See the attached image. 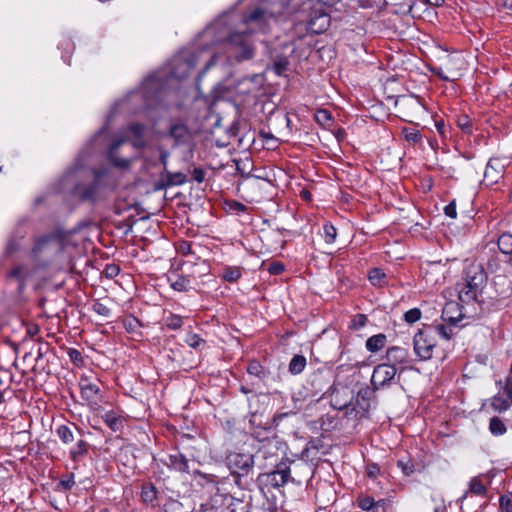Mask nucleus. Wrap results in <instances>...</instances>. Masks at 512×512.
I'll return each instance as SVG.
<instances>
[{
	"instance_id": "obj_32",
	"label": "nucleus",
	"mask_w": 512,
	"mask_h": 512,
	"mask_svg": "<svg viewBox=\"0 0 512 512\" xmlns=\"http://www.w3.org/2000/svg\"><path fill=\"white\" fill-rule=\"evenodd\" d=\"M126 130L132 134L133 138H140L144 137L146 125L138 122H132L127 126Z\"/></svg>"
},
{
	"instance_id": "obj_53",
	"label": "nucleus",
	"mask_w": 512,
	"mask_h": 512,
	"mask_svg": "<svg viewBox=\"0 0 512 512\" xmlns=\"http://www.w3.org/2000/svg\"><path fill=\"white\" fill-rule=\"evenodd\" d=\"M192 178L197 183H202L205 179V172L202 168L196 167L192 171Z\"/></svg>"
},
{
	"instance_id": "obj_17",
	"label": "nucleus",
	"mask_w": 512,
	"mask_h": 512,
	"mask_svg": "<svg viewBox=\"0 0 512 512\" xmlns=\"http://www.w3.org/2000/svg\"><path fill=\"white\" fill-rule=\"evenodd\" d=\"M262 75L255 73L239 79L236 83V89L241 94H249L262 86Z\"/></svg>"
},
{
	"instance_id": "obj_49",
	"label": "nucleus",
	"mask_w": 512,
	"mask_h": 512,
	"mask_svg": "<svg viewBox=\"0 0 512 512\" xmlns=\"http://www.w3.org/2000/svg\"><path fill=\"white\" fill-rule=\"evenodd\" d=\"M433 330L435 331V336L438 334L446 340H449L452 336V330L444 325H439L433 328Z\"/></svg>"
},
{
	"instance_id": "obj_62",
	"label": "nucleus",
	"mask_w": 512,
	"mask_h": 512,
	"mask_svg": "<svg viewBox=\"0 0 512 512\" xmlns=\"http://www.w3.org/2000/svg\"><path fill=\"white\" fill-rule=\"evenodd\" d=\"M69 356H70L71 360L74 362L82 360L81 353L76 349H71L69 351Z\"/></svg>"
},
{
	"instance_id": "obj_44",
	"label": "nucleus",
	"mask_w": 512,
	"mask_h": 512,
	"mask_svg": "<svg viewBox=\"0 0 512 512\" xmlns=\"http://www.w3.org/2000/svg\"><path fill=\"white\" fill-rule=\"evenodd\" d=\"M420 317L421 311L418 308L410 309L404 314V319L407 323H414L418 321Z\"/></svg>"
},
{
	"instance_id": "obj_51",
	"label": "nucleus",
	"mask_w": 512,
	"mask_h": 512,
	"mask_svg": "<svg viewBox=\"0 0 512 512\" xmlns=\"http://www.w3.org/2000/svg\"><path fill=\"white\" fill-rule=\"evenodd\" d=\"M18 249H19V242H18V240L14 239V238H11L8 241L7 245H6L5 254L6 255H11L14 252H16Z\"/></svg>"
},
{
	"instance_id": "obj_61",
	"label": "nucleus",
	"mask_w": 512,
	"mask_h": 512,
	"mask_svg": "<svg viewBox=\"0 0 512 512\" xmlns=\"http://www.w3.org/2000/svg\"><path fill=\"white\" fill-rule=\"evenodd\" d=\"M131 143L135 149H142L146 146V141L144 140V137L133 138Z\"/></svg>"
},
{
	"instance_id": "obj_13",
	"label": "nucleus",
	"mask_w": 512,
	"mask_h": 512,
	"mask_svg": "<svg viewBox=\"0 0 512 512\" xmlns=\"http://www.w3.org/2000/svg\"><path fill=\"white\" fill-rule=\"evenodd\" d=\"M126 142H127V137H120L118 139H115L111 143V145L108 149V153H107L108 161L114 167H116L118 169H122V170L128 169L133 161V158L120 157V155H119L120 147Z\"/></svg>"
},
{
	"instance_id": "obj_6",
	"label": "nucleus",
	"mask_w": 512,
	"mask_h": 512,
	"mask_svg": "<svg viewBox=\"0 0 512 512\" xmlns=\"http://www.w3.org/2000/svg\"><path fill=\"white\" fill-rule=\"evenodd\" d=\"M64 249V238L59 234L53 233L45 235L36 240L32 249L34 258L45 257L47 260L61 253Z\"/></svg>"
},
{
	"instance_id": "obj_54",
	"label": "nucleus",
	"mask_w": 512,
	"mask_h": 512,
	"mask_svg": "<svg viewBox=\"0 0 512 512\" xmlns=\"http://www.w3.org/2000/svg\"><path fill=\"white\" fill-rule=\"evenodd\" d=\"M444 213L446 216H448L450 218H453V219L456 218L457 212H456V204H455L454 200L445 206Z\"/></svg>"
},
{
	"instance_id": "obj_24",
	"label": "nucleus",
	"mask_w": 512,
	"mask_h": 512,
	"mask_svg": "<svg viewBox=\"0 0 512 512\" xmlns=\"http://www.w3.org/2000/svg\"><path fill=\"white\" fill-rule=\"evenodd\" d=\"M88 451V443L84 440H79L76 446L71 449L70 457L74 462H78Z\"/></svg>"
},
{
	"instance_id": "obj_16",
	"label": "nucleus",
	"mask_w": 512,
	"mask_h": 512,
	"mask_svg": "<svg viewBox=\"0 0 512 512\" xmlns=\"http://www.w3.org/2000/svg\"><path fill=\"white\" fill-rule=\"evenodd\" d=\"M199 61V55L191 53L189 56L181 57L175 68L172 69L171 74L176 78H184L188 75L189 70L194 68Z\"/></svg>"
},
{
	"instance_id": "obj_8",
	"label": "nucleus",
	"mask_w": 512,
	"mask_h": 512,
	"mask_svg": "<svg viewBox=\"0 0 512 512\" xmlns=\"http://www.w3.org/2000/svg\"><path fill=\"white\" fill-rule=\"evenodd\" d=\"M414 352L419 360L432 358L433 348L436 345L435 331L431 327L419 330L413 338Z\"/></svg>"
},
{
	"instance_id": "obj_64",
	"label": "nucleus",
	"mask_w": 512,
	"mask_h": 512,
	"mask_svg": "<svg viewBox=\"0 0 512 512\" xmlns=\"http://www.w3.org/2000/svg\"><path fill=\"white\" fill-rule=\"evenodd\" d=\"M503 6L509 11V13L512 15V0H504Z\"/></svg>"
},
{
	"instance_id": "obj_26",
	"label": "nucleus",
	"mask_w": 512,
	"mask_h": 512,
	"mask_svg": "<svg viewBox=\"0 0 512 512\" xmlns=\"http://www.w3.org/2000/svg\"><path fill=\"white\" fill-rule=\"evenodd\" d=\"M457 309V305L454 303L447 304L442 311V318L444 321L449 322L450 324L456 325L462 318V315L459 314L457 317L452 315V311Z\"/></svg>"
},
{
	"instance_id": "obj_22",
	"label": "nucleus",
	"mask_w": 512,
	"mask_h": 512,
	"mask_svg": "<svg viewBox=\"0 0 512 512\" xmlns=\"http://www.w3.org/2000/svg\"><path fill=\"white\" fill-rule=\"evenodd\" d=\"M386 343V335L385 334H377L369 337L366 341V348L370 352H377L384 347Z\"/></svg>"
},
{
	"instance_id": "obj_3",
	"label": "nucleus",
	"mask_w": 512,
	"mask_h": 512,
	"mask_svg": "<svg viewBox=\"0 0 512 512\" xmlns=\"http://www.w3.org/2000/svg\"><path fill=\"white\" fill-rule=\"evenodd\" d=\"M117 186V178L109 167L92 169L89 179L77 182L71 190L73 196L84 202L95 203L105 199Z\"/></svg>"
},
{
	"instance_id": "obj_40",
	"label": "nucleus",
	"mask_w": 512,
	"mask_h": 512,
	"mask_svg": "<svg viewBox=\"0 0 512 512\" xmlns=\"http://www.w3.org/2000/svg\"><path fill=\"white\" fill-rule=\"evenodd\" d=\"M8 277L17 280L20 284V287H22L24 283V267H15L8 273Z\"/></svg>"
},
{
	"instance_id": "obj_63",
	"label": "nucleus",
	"mask_w": 512,
	"mask_h": 512,
	"mask_svg": "<svg viewBox=\"0 0 512 512\" xmlns=\"http://www.w3.org/2000/svg\"><path fill=\"white\" fill-rule=\"evenodd\" d=\"M225 23V20L224 18L223 19H219L217 20L214 24H212V26L208 27L207 30L205 31L206 34H209L211 33L212 30L216 29L218 26L222 25Z\"/></svg>"
},
{
	"instance_id": "obj_4",
	"label": "nucleus",
	"mask_w": 512,
	"mask_h": 512,
	"mask_svg": "<svg viewBox=\"0 0 512 512\" xmlns=\"http://www.w3.org/2000/svg\"><path fill=\"white\" fill-rule=\"evenodd\" d=\"M487 273L482 265L471 263L464 273L463 282L458 284L459 299L463 303L477 300L487 283Z\"/></svg>"
},
{
	"instance_id": "obj_42",
	"label": "nucleus",
	"mask_w": 512,
	"mask_h": 512,
	"mask_svg": "<svg viewBox=\"0 0 512 512\" xmlns=\"http://www.w3.org/2000/svg\"><path fill=\"white\" fill-rule=\"evenodd\" d=\"M186 343L194 349H199L205 341L197 334H190L186 338Z\"/></svg>"
},
{
	"instance_id": "obj_37",
	"label": "nucleus",
	"mask_w": 512,
	"mask_h": 512,
	"mask_svg": "<svg viewBox=\"0 0 512 512\" xmlns=\"http://www.w3.org/2000/svg\"><path fill=\"white\" fill-rule=\"evenodd\" d=\"M469 488L470 491L476 495H483L486 493V487L477 477L470 480Z\"/></svg>"
},
{
	"instance_id": "obj_48",
	"label": "nucleus",
	"mask_w": 512,
	"mask_h": 512,
	"mask_svg": "<svg viewBox=\"0 0 512 512\" xmlns=\"http://www.w3.org/2000/svg\"><path fill=\"white\" fill-rule=\"evenodd\" d=\"M367 320L368 319L365 314H357L352 320L351 327L354 329H360L366 325Z\"/></svg>"
},
{
	"instance_id": "obj_57",
	"label": "nucleus",
	"mask_w": 512,
	"mask_h": 512,
	"mask_svg": "<svg viewBox=\"0 0 512 512\" xmlns=\"http://www.w3.org/2000/svg\"><path fill=\"white\" fill-rule=\"evenodd\" d=\"M160 155H159V161L163 165V170L167 169V163L170 156L169 151L164 150L162 148H159Z\"/></svg>"
},
{
	"instance_id": "obj_28",
	"label": "nucleus",
	"mask_w": 512,
	"mask_h": 512,
	"mask_svg": "<svg viewBox=\"0 0 512 512\" xmlns=\"http://www.w3.org/2000/svg\"><path fill=\"white\" fill-rule=\"evenodd\" d=\"M272 62L273 70L278 76L282 75L287 70L289 65V61L285 56L272 57Z\"/></svg>"
},
{
	"instance_id": "obj_14",
	"label": "nucleus",
	"mask_w": 512,
	"mask_h": 512,
	"mask_svg": "<svg viewBox=\"0 0 512 512\" xmlns=\"http://www.w3.org/2000/svg\"><path fill=\"white\" fill-rule=\"evenodd\" d=\"M187 182L186 174L182 172H171L168 169L163 170L159 180L155 184V190H166L173 186H181Z\"/></svg>"
},
{
	"instance_id": "obj_25",
	"label": "nucleus",
	"mask_w": 512,
	"mask_h": 512,
	"mask_svg": "<svg viewBox=\"0 0 512 512\" xmlns=\"http://www.w3.org/2000/svg\"><path fill=\"white\" fill-rule=\"evenodd\" d=\"M247 372L250 375L256 376L260 380L265 379L267 376V371L257 360H252L249 362Z\"/></svg>"
},
{
	"instance_id": "obj_11",
	"label": "nucleus",
	"mask_w": 512,
	"mask_h": 512,
	"mask_svg": "<svg viewBox=\"0 0 512 512\" xmlns=\"http://www.w3.org/2000/svg\"><path fill=\"white\" fill-rule=\"evenodd\" d=\"M396 366L388 363L379 364L374 368L371 384L373 389L378 390L388 385L396 375Z\"/></svg>"
},
{
	"instance_id": "obj_9",
	"label": "nucleus",
	"mask_w": 512,
	"mask_h": 512,
	"mask_svg": "<svg viewBox=\"0 0 512 512\" xmlns=\"http://www.w3.org/2000/svg\"><path fill=\"white\" fill-rule=\"evenodd\" d=\"M374 392L375 389L370 388L369 386L361 387L357 392L354 402L351 401L350 403H345L339 409H347L346 413L348 415L355 412L356 417H365L371 408V399Z\"/></svg>"
},
{
	"instance_id": "obj_46",
	"label": "nucleus",
	"mask_w": 512,
	"mask_h": 512,
	"mask_svg": "<svg viewBox=\"0 0 512 512\" xmlns=\"http://www.w3.org/2000/svg\"><path fill=\"white\" fill-rule=\"evenodd\" d=\"M397 465H398V467L401 468L402 472L406 476H410L414 472V464L409 460L408 461L399 460L397 462Z\"/></svg>"
},
{
	"instance_id": "obj_39",
	"label": "nucleus",
	"mask_w": 512,
	"mask_h": 512,
	"mask_svg": "<svg viewBox=\"0 0 512 512\" xmlns=\"http://www.w3.org/2000/svg\"><path fill=\"white\" fill-rule=\"evenodd\" d=\"M166 326L172 330H177L181 328L183 324V320L178 315H170L165 319Z\"/></svg>"
},
{
	"instance_id": "obj_38",
	"label": "nucleus",
	"mask_w": 512,
	"mask_h": 512,
	"mask_svg": "<svg viewBox=\"0 0 512 512\" xmlns=\"http://www.w3.org/2000/svg\"><path fill=\"white\" fill-rule=\"evenodd\" d=\"M92 310L104 318H108L111 315L110 308L100 301H95L93 303Z\"/></svg>"
},
{
	"instance_id": "obj_60",
	"label": "nucleus",
	"mask_w": 512,
	"mask_h": 512,
	"mask_svg": "<svg viewBox=\"0 0 512 512\" xmlns=\"http://www.w3.org/2000/svg\"><path fill=\"white\" fill-rule=\"evenodd\" d=\"M379 473V467L376 464H370L367 467V475L370 478H375Z\"/></svg>"
},
{
	"instance_id": "obj_18",
	"label": "nucleus",
	"mask_w": 512,
	"mask_h": 512,
	"mask_svg": "<svg viewBox=\"0 0 512 512\" xmlns=\"http://www.w3.org/2000/svg\"><path fill=\"white\" fill-rule=\"evenodd\" d=\"M268 479L271 486L282 487L289 482L290 468L285 463H280L275 470L268 474Z\"/></svg>"
},
{
	"instance_id": "obj_50",
	"label": "nucleus",
	"mask_w": 512,
	"mask_h": 512,
	"mask_svg": "<svg viewBox=\"0 0 512 512\" xmlns=\"http://www.w3.org/2000/svg\"><path fill=\"white\" fill-rule=\"evenodd\" d=\"M500 506L505 512H512V495L501 496Z\"/></svg>"
},
{
	"instance_id": "obj_12",
	"label": "nucleus",
	"mask_w": 512,
	"mask_h": 512,
	"mask_svg": "<svg viewBox=\"0 0 512 512\" xmlns=\"http://www.w3.org/2000/svg\"><path fill=\"white\" fill-rule=\"evenodd\" d=\"M162 88L161 79L153 74L148 76L142 83L139 91H133L129 97H136L141 95L146 102H149L156 98Z\"/></svg>"
},
{
	"instance_id": "obj_43",
	"label": "nucleus",
	"mask_w": 512,
	"mask_h": 512,
	"mask_svg": "<svg viewBox=\"0 0 512 512\" xmlns=\"http://www.w3.org/2000/svg\"><path fill=\"white\" fill-rule=\"evenodd\" d=\"M384 501L383 500H380L378 502H375L373 498L371 497H365V498H362L360 501H359V507L362 509V510H370L372 509L374 506H378L380 505V503H383Z\"/></svg>"
},
{
	"instance_id": "obj_2",
	"label": "nucleus",
	"mask_w": 512,
	"mask_h": 512,
	"mask_svg": "<svg viewBox=\"0 0 512 512\" xmlns=\"http://www.w3.org/2000/svg\"><path fill=\"white\" fill-rule=\"evenodd\" d=\"M256 29L246 28L243 30H231L226 35L219 36V42H225L228 45L227 56L213 54L206 61L203 70L199 73L197 81H200L204 74L212 67L220 65L228 77L235 74L237 65L253 61L257 55L256 43L251 39V35Z\"/></svg>"
},
{
	"instance_id": "obj_33",
	"label": "nucleus",
	"mask_w": 512,
	"mask_h": 512,
	"mask_svg": "<svg viewBox=\"0 0 512 512\" xmlns=\"http://www.w3.org/2000/svg\"><path fill=\"white\" fill-rule=\"evenodd\" d=\"M386 274L380 268H373L369 271L368 278L373 285H381Z\"/></svg>"
},
{
	"instance_id": "obj_47",
	"label": "nucleus",
	"mask_w": 512,
	"mask_h": 512,
	"mask_svg": "<svg viewBox=\"0 0 512 512\" xmlns=\"http://www.w3.org/2000/svg\"><path fill=\"white\" fill-rule=\"evenodd\" d=\"M124 327L125 329L130 332H136L138 328L141 327L140 322L136 318H129L124 321Z\"/></svg>"
},
{
	"instance_id": "obj_1",
	"label": "nucleus",
	"mask_w": 512,
	"mask_h": 512,
	"mask_svg": "<svg viewBox=\"0 0 512 512\" xmlns=\"http://www.w3.org/2000/svg\"><path fill=\"white\" fill-rule=\"evenodd\" d=\"M317 0H306L299 4L295 0H263L262 4L242 16L245 25L254 24L256 29L265 32L267 21L278 16H289L295 13H307L308 30L320 34L330 25V16L322 8L314 9Z\"/></svg>"
},
{
	"instance_id": "obj_45",
	"label": "nucleus",
	"mask_w": 512,
	"mask_h": 512,
	"mask_svg": "<svg viewBox=\"0 0 512 512\" xmlns=\"http://www.w3.org/2000/svg\"><path fill=\"white\" fill-rule=\"evenodd\" d=\"M142 499L146 503L152 502L156 498V491L153 486L144 488L141 493Z\"/></svg>"
},
{
	"instance_id": "obj_36",
	"label": "nucleus",
	"mask_w": 512,
	"mask_h": 512,
	"mask_svg": "<svg viewBox=\"0 0 512 512\" xmlns=\"http://www.w3.org/2000/svg\"><path fill=\"white\" fill-rule=\"evenodd\" d=\"M323 232H324L325 242L328 244L334 243L336 236H337L336 228L332 224L326 223L323 226Z\"/></svg>"
},
{
	"instance_id": "obj_31",
	"label": "nucleus",
	"mask_w": 512,
	"mask_h": 512,
	"mask_svg": "<svg viewBox=\"0 0 512 512\" xmlns=\"http://www.w3.org/2000/svg\"><path fill=\"white\" fill-rule=\"evenodd\" d=\"M171 287L179 292H186L192 288L190 280L184 276H178L175 281L171 282Z\"/></svg>"
},
{
	"instance_id": "obj_41",
	"label": "nucleus",
	"mask_w": 512,
	"mask_h": 512,
	"mask_svg": "<svg viewBox=\"0 0 512 512\" xmlns=\"http://www.w3.org/2000/svg\"><path fill=\"white\" fill-rule=\"evenodd\" d=\"M404 137L408 142L417 143L421 140V134L415 129H403Z\"/></svg>"
},
{
	"instance_id": "obj_27",
	"label": "nucleus",
	"mask_w": 512,
	"mask_h": 512,
	"mask_svg": "<svg viewBox=\"0 0 512 512\" xmlns=\"http://www.w3.org/2000/svg\"><path fill=\"white\" fill-rule=\"evenodd\" d=\"M103 419L107 426L114 432L119 431L122 427V422L120 418L117 417L116 414L111 411L106 412L103 415Z\"/></svg>"
},
{
	"instance_id": "obj_55",
	"label": "nucleus",
	"mask_w": 512,
	"mask_h": 512,
	"mask_svg": "<svg viewBox=\"0 0 512 512\" xmlns=\"http://www.w3.org/2000/svg\"><path fill=\"white\" fill-rule=\"evenodd\" d=\"M268 271L270 274L278 275L284 271V265L280 262H273L269 265Z\"/></svg>"
},
{
	"instance_id": "obj_29",
	"label": "nucleus",
	"mask_w": 512,
	"mask_h": 512,
	"mask_svg": "<svg viewBox=\"0 0 512 512\" xmlns=\"http://www.w3.org/2000/svg\"><path fill=\"white\" fill-rule=\"evenodd\" d=\"M490 432L495 436L503 435L506 432V426L498 417H492L489 423Z\"/></svg>"
},
{
	"instance_id": "obj_19",
	"label": "nucleus",
	"mask_w": 512,
	"mask_h": 512,
	"mask_svg": "<svg viewBox=\"0 0 512 512\" xmlns=\"http://www.w3.org/2000/svg\"><path fill=\"white\" fill-rule=\"evenodd\" d=\"M79 387L82 399L87 402H92V399L95 398L100 391L99 386L89 381L87 377H81Z\"/></svg>"
},
{
	"instance_id": "obj_21",
	"label": "nucleus",
	"mask_w": 512,
	"mask_h": 512,
	"mask_svg": "<svg viewBox=\"0 0 512 512\" xmlns=\"http://www.w3.org/2000/svg\"><path fill=\"white\" fill-rule=\"evenodd\" d=\"M386 358L390 365L402 364L407 362L408 351L404 348L393 346L388 348Z\"/></svg>"
},
{
	"instance_id": "obj_20",
	"label": "nucleus",
	"mask_w": 512,
	"mask_h": 512,
	"mask_svg": "<svg viewBox=\"0 0 512 512\" xmlns=\"http://www.w3.org/2000/svg\"><path fill=\"white\" fill-rule=\"evenodd\" d=\"M165 464L170 468L178 472H189V465L187 458L181 453L171 454L167 457Z\"/></svg>"
},
{
	"instance_id": "obj_34",
	"label": "nucleus",
	"mask_w": 512,
	"mask_h": 512,
	"mask_svg": "<svg viewBox=\"0 0 512 512\" xmlns=\"http://www.w3.org/2000/svg\"><path fill=\"white\" fill-rule=\"evenodd\" d=\"M241 277V270L238 267H227L224 269L223 278L228 282H236Z\"/></svg>"
},
{
	"instance_id": "obj_7",
	"label": "nucleus",
	"mask_w": 512,
	"mask_h": 512,
	"mask_svg": "<svg viewBox=\"0 0 512 512\" xmlns=\"http://www.w3.org/2000/svg\"><path fill=\"white\" fill-rule=\"evenodd\" d=\"M395 107L405 121L413 123L424 114V105L415 95H401L395 101Z\"/></svg>"
},
{
	"instance_id": "obj_58",
	"label": "nucleus",
	"mask_w": 512,
	"mask_h": 512,
	"mask_svg": "<svg viewBox=\"0 0 512 512\" xmlns=\"http://www.w3.org/2000/svg\"><path fill=\"white\" fill-rule=\"evenodd\" d=\"M431 71L433 74L437 75L438 77H440L442 80L444 81H452L453 79L449 76H447L441 67H433L431 68Z\"/></svg>"
},
{
	"instance_id": "obj_10",
	"label": "nucleus",
	"mask_w": 512,
	"mask_h": 512,
	"mask_svg": "<svg viewBox=\"0 0 512 512\" xmlns=\"http://www.w3.org/2000/svg\"><path fill=\"white\" fill-rule=\"evenodd\" d=\"M167 134L174 140L173 147L189 145L193 139L191 130L181 120L172 121L169 124Z\"/></svg>"
},
{
	"instance_id": "obj_59",
	"label": "nucleus",
	"mask_w": 512,
	"mask_h": 512,
	"mask_svg": "<svg viewBox=\"0 0 512 512\" xmlns=\"http://www.w3.org/2000/svg\"><path fill=\"white\" fill-rule=\"evenodd\" d=\"M504 392H505L506 396L508 397V399L512 403V377L511 376H509L506 379V384H505V387H504Z\"/></svg>"
},
{
	"instance_id": "obj_15",
	"label": "nucleus",
	"mask_w": 512,
	"mask_h": 512,
	"mask_svg": "<svg viewBox=\"0 0 512 512\" xmlns=\"http://www.w3.org/2000/svg\"><path fill=\"white\" fill-rule=\"evenodd\" d=\"M504 164L500 159L492 158L488 161L485 171L483 182L485 185H493L503 177Z\"/></svg>"
},
{
	"instance_id": "obj_23",
	"label": "nucleus",
	"mask_w": 512,
	"mask_h": 512,
	"mask_svg": "<svg viewBox=\"0 0 512 512\" xmlns=\"http://www.w3.org/2000/svg\"><path fill=\"white\" fill-rule=\"evenodd\" d=\"M306 366V358L303 355H294L289 363V372L293 375L300 374Z\"/></svg>"
},
{
	"instance_id": "obj_56",
	"label": "nucleus",
	"mask_w": 512,
	"mask_h": 512,
	"mask_svg": "<svg viewBox=\"0 0 512 512\" xmlns=\"http://www.w3.org/2000/svg\"><path fill=\"white\" fill-rule=\"evenodd\" d=\"M59 485L62 486L65 490L72 489V487L75 485L73 475H70L64 479H61Z\"/></svg>"
},
{
	"instance_id": "obj_35",
	"label": "nucleus",
	"mask_w": 512,
	"mask_h": 512,
	"mask_svg": "<svg viewBox=\"0 0 512 512\" xmlns=\"http://www.w3.org/2000/svg\"><path fill=\"white\" fill-rule=\"evenodd\" d=\"M316 121L322 126H330L332 123L331 113L326 109H320L315 114Z\"/></svg>"
},
{
	"instance_id": "obj_30",
	"label": "nucleus",
	"mask_w": 512,
	"mask_h": 512,
	"mask_svg": "<svg viewBox=\"0 0 512 512\" xmlns=\"http://www.w3.org/2000/svg\"><path fill=\"white\" fill-rule=\"evenodd\" d=\"M57 435L62 440L63 443L69 444L74 441V435L72 432V428L67 425H60L57 428Z\"/></svg>"
},
{
	"instance_id": "obj_52",
	"label": "nucleus",
	"mask_w": 512,
	"mask_h": 512,
	"mask_svg": "<svg viewBox=\"0 0 512 512\" xmlns=\"http://www.w3.org/2000/svg\"><path fill=\"white\" fill-rule=\"evenodd\" d=\"M458 126L465 132H471V123H470V119L468 118V116L464 115V116H461L459 117L458 121Z\"/></svg>"
},
{
	"instance_id": "obj_5",
	"label": "nucleus",
	"mask_w": 512,
	"mask_h": 512,
	"mask_svg": "<svg viewBox=\"0 0 512 512\" xmlns=\"http://www.w3.org/2000/svg\"><path fill=\"white\" fill-rule=\"evenodd\" d=\"M226 460L235 484L244 489L247 484L244 478L253 470L254 456L249 453L232 452Z\"/></svg>"
}]
</instances>
